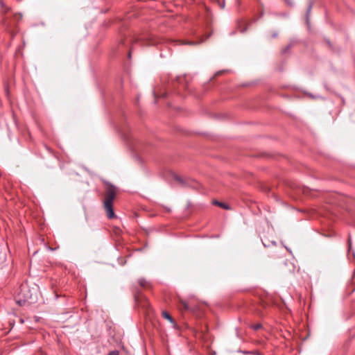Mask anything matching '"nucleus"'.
I'll return each mask as SVG.
<instances>
[{"instance_id": "nucleus-1", "label": "nucleus", "mask_w": 355, "mask_h": 355, "mask_svg": "<svg viewBox=\"0 0 355 355\" xmlns=\"http://www.w3.org/2000/svg\"><path fill=\"white\" fill-rule=\"evenodd\" d=\"M116 189L112 184H107L105 187L103 207L109 219L116 217L113 210V201L116 197Z\"/></svg>"}, {"instance_id": "nucleus-2", "label": "nucleus", "mask_w": 355, "mask_h": 355, "mask_svg": "<svg viewBox=\"0 0 355 355\" xmlns=\"http://www.w3.org/2000/svg\"><path fill=\"white\" fill-rule=\"evenodd\" d=\"M20 289L21 292L22 293L24 301H32L34 300L33 295L30 293L28 286L26 284H22Z\"/></svg>"}, {"instance_id": "nucleus-3", "label": "nucleus", "mask_w": 355, "mask_h": 355, "mask_svg": "<svg viewBox=\"0 0 355 355\" xmlns=\"http://www.w3.org/2000/svg\"><path fill=\"white\" fill-rule=\"evenodd\" d=\"M138 283L139 286L142 288H147L150 286V282H148L146 279L144 278H140L138 279Z\"/></svg>"}, {"instance_id": "nucleus-4", "label": "nucleus", "mask_w": 355, "mask_h": 355, "mask_svg": "<svg viewBox=\"0 0 355 355\" xmlns=\"http://www.w3.org/2000/svg\"><path fill=\"white\" fill-rule=\"evenodd\" d=\"M162 315L165 319L168 320L171 324H173V326L175 325V320L173 319V318L169 315L168 312L163 311Z\"/></svg>"}, {"instance_id": "nucleus-5", "label": "nucleus", "mask_w": 355, "mask_h": 355, "mask_svg": "<svg viewBox=\"0 0 355 355\" xmlns=\"http://www.w3.org/2000/svg\"><path fill=\"white\" fill-rule=\"evenodd\" d=\"M3 22L5 26L7 27H11L12 26L11 20L8 17H5L3 18Z\"/></svg>"}, {"instance_id": "nucleus-6", "label": "nucleus", "mask_w": 355, "mask_h": 355, "mask_svg": "<svg viewBox=\"0 0 355 355\" xmlns=\"http://www.w3.org/2000/svg\"><path fill=\"white\" fill-rule=\"evenodd\" d=\"M1 6H2L1 12L4 15L7 14L10 10V8L8 6H6L4 4H2Z\"/></svg>"}, {"instance_id": "nucleus-7", "label": "nucleus", "mask_w": 355, "mask_h": 355, "mask_svg": "<svg viewBox=\"0 0 355 355\" xmlns=\"http://www.w3.org/2000/svg\"><path fill=\"white\" fill-rule=\"evenodd\" d=\"M215 204L218 205L219 207L225 209H229L230 207L227 204H225L223 202H215Z\"/></svg>"}, {"instance_id": "nucleus-8", "label": "nucleus", "mask_w": 355, "mask_h": 355, "mask_svg": "<svg viewBox=\"0 0 355 355\" xmlns=\"http://www.w3.org/2000/svg\"><path fill=\"white\" fill-rule=\"evenodd\" d=\"M312 7H313V3L310 2L309 6L308 9H307V15H310V12L311 11Z\"/></svg>"}, {"instance_id": "nucleus-9", "label": "nucleus", "mask_w": 355, "mask_h": 355, "mask_svg": "<svg viewBox=\"0 0 355 355\" xmlns=\"http://www.w3.org/2000/svg\"><path fill=\"white\" fill-rule=\"evenodd\" d=\"M21 17H22V15L20 13L19 14H15L14 15L15 19H16L17 21L20 20L21 19Z\"/></svg>"}, {"instance_id": "nucleus-10", "label": "nucleus", "mask_w": 355, "mask_h": 355, "mask_svg": "<svg viewBox=\"0 0 355 355\" xmlns=\"http://www.w3.org/2000/svg\"><path fill=\"white\" fill-rule=\"evenodd\" d=\"M181 303H182V305L184 309H185V310L189 309V306L185 302L182 301Z\"/></svg>"}, {"instance_id": "nucleus-11", "label": "nucleus", "mask_w": 355, "mask_h": 355, "mask_svg": "<svg viewBox=\"0 0 355 355\" xmlns=\"http://www.w3.org/2000/svg\"><path fill=\"white\" fill-rule=\"evenodd\" d=\"M107 355H119V353L118 351L114 350V351L109 352Z\"/></svg>"}, {"instance_id": "nucleus-12", "label": "nucleus", "mask_w": 355, "mask_h": 355, "mask_svg": "<svg viewBox=\"0 0 355 355\" xmlns=\"http://www.w3.org/2000/svg\"><path fill=\"white\" fill-rule=\"evenodd\" d=\"M175 180L180 183H183L182 178L178 176H175Z\"/></svg>"}, {"instance_id": "nucleus-13", "label": "nucleus", "mask_w": 355, "mask_h": 355, "mask_svg": "<svg viewBox=\"0 0 355 355\" xmlns=\"http://www.w3.org/2000/svg\"><path fill=\"white\" fill-rule=\"evenodd\" d=\"M239 28H240V32H241V33H244V32L246 31V29H247V28H246V27H245V28H241L239 27Z\"/></svg>"}, {"instance_id": "nucleus-14", "label": "nucleus", "mask_w": 355, "mask_h": 355, "mask_svg": "<svg viewBox=\"0 0 355 355\" xmlns=\"http://www.w3.org/2000/svg\"><path fill=\"white\" fill-rule=\"evenodd\" d=\"M260 327H261V324H257V325H256V326L254 327V329H259Z\"/></svg>"}, {"instance_id": "nucleus-15", "label": "nucleus", "mask_w": 355, "mask_h": 355, "mask_svg": "<svg viewBox=\"0 0 355 355\" xmlns=\"http://www.w3.org/2000/svg\"><path fill=\"white\" fill-rule=\"evenodd\" d=\"M224 6H225V4H224V3H220V7H221L222 8H224Z\"/></svg>"}]
</instances>
